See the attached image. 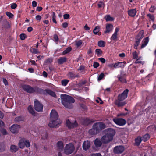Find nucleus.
Segmentation results:
<instances>
[{
  "label": "nucleus",
  "mask_w": 156,
  "mask_h": 156,
  "mask_svg": "<svg viewBox=\"0 0 156 156\" xmlns=\"http://www.w3.org/2000/svg\"><path fill=\"white\" fill-rule=\"evenodd\" d=\"M147 16L149 18L151 19L153 21H154V17L153 15H151L150 14H147Z\"/></svg>",
  "instance_id": "nucleus-44"
},
{
  "label": "nucleus",
  "mask_w": 156,
  "mask_h": 156,
  "mask_svg": "<svg viewBox=\"0 0 156 156\" xmlns=\"http://www.w3.org/2000/svg\"><path fill=\"white\" fill-rule=\"evenodd\" d=\"M37 2L35 1H33L32 2V5L33 7H36L37 6Z\"/></svg>",
  "instance_id": "nucleus-58"
},
{
  "label": "nucleus",
  "mask_w": 156,
  "mask_h": 156,
  "mask_svg": "<svg viewBox=\"0 0 156 156\" xmlns=\"http://www.w3.org/2000/svg\"><path fill=\"white\" fill-rule=\"evenodd\" d=\"M67 60L66 57H61L59 58L58 60V63L59 64H62L65 62Z\"/></svg>",
  "instance_id": "nucleus-22"
},
{
  "label": "nucleus",
  "mask_w": 156,
  "mask_h": 156,
  "mask_svg": "<svg viewBox=\"0 0 156 156\" xmlns=\"http://www.w3.org/2000/svg\"><path fill=\"white\" fill-rule=\"evenodd\" d=\"M5 146L4 145H3V146L1 148H0V152H3L4 151H5Z\"/></svg>",
  "instance_id": "nucleus-56"
},
{
  "label": "nucleus",
  "mask_w": 156,
  "mask_h": 156,
  "mask_svg": "<svg viewBox=\"0 0 156 156\" xmlns=\"http://www.w3.org/2000/svg\"><path fill=\"white\" fill-rule=\"evenodd\" d=\"M104 76V74L103 73H101L99 76L98 78V80L100 81L101 80Z\"/></svg>",
  "instance_id": "nucleus-43"
},
{
  "label": "nucleus",
  "mask_w": 156,
  "mask_h": 156,
  "mask_svg": "<svg viewBox=\"0 0 156 156\" xmlns=\"http://www.w3.org/2000/svg\"><path fill=\"white\" fill-rule=\"evenodd\" d=\"M3 82L4 84L5 85H8V83L7 80L5 79H3Z\"/></svg>",
  "instance_id": "nucleus-60"
},
{
  "label": "nucleus",
  "mask_w": 156,
  "mask_h": 156,
  "mask_svg": "<svg viewBox=\"0 0 156 156\" xmlns=\"http://www.w3.org/2000/svg\"><path fill=\"white\" fill-rule=\"evenodd\" d=\"M84 29L86 30H89L90 29V28L88 26H87V25L84 26Z\"/></svg>",
  "instance_id": "nucleus-63"
},
{
  "label": "nucleus",
  "mask_w": 156,
  "mask_h": 156,
  "mask_svg": "<svg viewBox=\"0 0 156 156\" xmlns=\"http://www.w3.org/2000/svg\"><path fill=\"white\" fill-rule=\"evenodd\" d=\"M20 128V126L18 125H13L10 128L11 132L13 133H17Z\"/></svg>",
  "instance_id": "nucleus-11"
},
{
  "label": "nucleus",
  "mask_w": 156,
  "mask_h": 156,
  "mask_svg": "<svg viewBox=\"0 0 156 156\" xmlns=\"http://www.w3.org/2000/svg\"><path fill=\"white\" fill-rule=\"evenodd\" d=\"M98 5L99 8H104V3L102 2H99L98 4Z\"/></svg>",
  "instance_id": "nucleus-45"
},
{
  "label": "nucleus",
  "mask_w": 156,
  "mask_h": 156,
  "mask_svg": "<svg viewBox=\"0 0 156 156\" xmlns=\"http://www.w3.org/2000/svg\"><path fill=\"white\" fill-rule=\"evenodd\" d=\"M150 138V136L148 134H146L141 139L142 141L144 142L147 141Z\"/></svg>",
  "instance_id": "nucleus-29"
},
{
  "label": "nucleus",
  "mask_w": 156,
  "mask_h": 156,
  "mask_svg": "<svg viewBox=\"0 0 156 156\" xmlns=\"http://www.w3.org/2000/svg\"><path fill=\"white\" fill-rule=\"evenodd\" d=\"M99 66L98 63L97 62H94V63L93 66L94 68H96L98 67Z\"/></svg>",
  "instance_id": "nucleus-57"
},
{
  "label": "nucleus",
  "mask_w": 156,
  "mask_h": 156,
  "mask_svg": "<svg viewBox=\"0 0 156 156\" xmlns=\"http://www.w3.org/2000/svg\"><path fill=\"white\" fill-rule=\"evenodd\" d=\"M128 91V90L126 89L121 94L119 95L118 96V100L120 101H122L126 98Z\"/></svg>",
  "instance_id": "nucleus-10"
},
{
  "label": "nucleus",
  "mask_w": 156,
  "mask_h": 156,
  "mask_svg": "<svg viewBox=\"0 0 156 156\" xmlns=\"http://www.w3.org/2000/svg\"><path fill=\"white\" fill-rule=\"evenodd\" d=\"M126 63L125 62H119L115 63L114 65V67L115 68H123L124 67L125 65H126Z\"/></svg>",
  "instance_id": "nucleus-16"
},
{
  "label": "nucleus",
  "mask_w": 156,
  "mask_h": 156,
  "mask_svg": "<svg viewBox=\"0 0 156 156\" xmlns=\"http://www.w3.org/2000/svg\"><path fill=\"white\" fill-rule=\"evenodd\" d=\"M113 121L117 125L122 126H124L126 122L125 120L121 118H115L113 119Z\"/></svg>",
  "instance_id": "nucleus-8"
},
{
  "label": "nucleus",
  "mask_w": 156,
  "mask_h": 156,
  "mask_svg": "<svg viewBox=\"0 0 156 156\" xmlns=\"http://www.w3.org/2000/svg\"><path fill=\"white\" fill-rule=\"evenodd\" d=\"M64 19H68L69 17V15L68 14H65L63 15Z\"/></svg>",
  "instance_id": "nucleus-54"
},
{
  "label": "nucleus",
  "mask_w": 156,
  "mask_h": 156,
  "mask_svg": "<svg viewBox=\"0 0 156 156\" xmlns=\"http://www.w3.org/2000/svg\"><path fill=\"white\" fill-rule=\"evenodd\" d=\"M20 37L21 40H24L26 37V35L24 34H21L20 35Z\"/></svg>",
  "instance_id": "nucleus-39"
},
{
  "label": "nucleus",
  "mask_w": 156,
  "mask_h": 156,
  "mask_svg": "<svg viewBox=\"0 0 156 156\" xmlns=\"http://www.w3.org/2000/svg\"><path fill=\"white\" fill-rule=\"evenodd\" d=\"M17 7V5L15 3H13L12 4L11 6V7L12 9H15Z\"/></svg>",
  "instance_id": "nucleus-51"
},
{
  "label": "nucleus",
  "mask_w": 156,
  "mask_h": 156,
  "mask_svg": "<svg viewBox=\"0 0 156 156\" xmlns=\"http://www.w3.org/2000/svg\"><path fill=\"white\" fill-rule=\"evenodd\" d=\"M68 24L66 22H65L62 24V26L63 28H65L67 27Z\"/></svg>",
  "instance_id": "nucleus-53"
},
{
  "label": "nucleus",
  "mask_w": 156,
  "mask_h": 156,
  "mask_svg": "<svg viewBox=\"0 0 156 156\" xmlns=\"http://www.w3.org/2000/svg\"><path fill=\"white\" fill-rule=\"evenodd\" d=\"M90 146V142L88 141H85L83 144V148L84 150H86L89 148Z\"/></svg>",
  "instance_id": "nucleus-17"
},
{
  "label": "nucleus",
  "mask_w": 156,
  "mask_h": 156,
  "mask_svg": "<svg viewBox=\"0 0 156 156\" xmlns=\"http://www.w3.org/2000/svg\"><path fill=\"white\" fill-rule=\"evenodd\" d=\"M113 28V25L111 24H107L106 26V30L104 31L105 34L109 33L112 31Z\"/></svg>",
  "instance_id": "nucleus-15"
},
{
  "label": "nucleus",
  "mask_w": 156,
  "mask_h": 156,
  "mask_svg": "<svg viewBox=\"0 0 156 156\" xmlns=\"http://www.w3.org/2000/svg\"><path fill=\"white\" fill-rule=\"evenodd\" d=\"M76 45L77 47H80L82 44V41L81 40L76 41L75 42Z\"/></svg>",
  "instance_id": "nucleus-31"
},
{
  "label": "nucleus",
  "mask_w": 156,
  "mask_h": 156,
  "mask_svg": "<svg viewBox=\"0 0 156 156\" xmlns=\"http://www.w3.org/2000/svg\"><path fill=\"white\" fill-rule=\"evenodd\" d=\"M98 59L103 63H105V59L104 58H99Z\"/></svg>",
  "instance_id": "nucleus-49"
},
{
  "label": "nucleus",
  "mask_w": 156,
  "mask_h": 156,
  "mask_svg": "<svg viewBox=\"0 0 156 156\" xmlns=\"http://www.w3.org/2000/svg\"><path fill=\"white\" fill-rule=\"evenodd\" d=\"M118 78H119V80L121 82H122V83H126V80L125 79V78L122 77H119Z\"/></svg>",
  "instance_id": "nucleus-42"
},
{
  "label": "nucleus",
  "mask_w": 156,
  "mask_h": 156,
  "mask_svg": "<svg viewBox=\"0 0 156 156\" xmlns=\"http://www.w3.org/2000/svg\"><path fill=\"white\" fill-rule=\"evenodd\" d=\"M115 104L118 106V107H121L124 106L125 104V102H120L119 100H116L115 102Z\"/></svg>",
  "instance_id": "nucleus-27"
},
{
  "label": "nucleus",
  "mask_w": 156,
  "mask_h": 156,
  "mask_svg": "<svg viewBox=\"0 0 156 156\" xmlns=\"http://www.w3.org/2000/svg\"><path fill=\"white\" fill-rule=\"evenodd\" d=\"M69 80H64L62 81L61 83L62 85L66 86L68 83Z\"/></svg>",
  "instance_id": "nucleus-35"
},
{
  "label": "nucleus",
  "mask_w": 156,
  "mask_h": 156,
  "mask_svg": "<svg viewBox=\"0 0 156 156\" xmlns=\"http://www.w3.org/2000/svg\"><path fill=\"white\" fill-rule=\"evenodd\" d=\"M58 117L57 112L55 110H52L50 114V121L48 126L50 127H56L60 124L61 122Z\"/></svg>",
  "instance_id": "nucleus-1"
},
{
  "label": "nucleus",
  "mask_w": 156,
  "mask_h": 156,
  "mask_svg": "<svg viewBox=\"0 0 156 156\" xmlns=\"http://www.w3.org/2000/svg\"><path fill=\"white\" fill-rule=\"evenodd\" d=\"M46 92L51 96L55 98H57V96L54 92L49 90H46Z\"/></svg>",
  "instance_id": "nucleus-24"
},
{
  "label": "nucleus",
  "mask_w": 156,
  "mask_h": 156,
  "mask_svg": "<svg viewBox=\"0 0 156 156\" xmlns=\"http://www.w3.org/2000/svg\"><path fill=\"white\" fill-rule=\"evenodd\" d=\"M28 110L30 113L33 115H35V112L33 109V108L31 105L29 106L28 107Z\"/></svg>",
  "instance_id": "nucleus-28"
},
{
  "label": "nucleus",
  "mask_w": 156,
  "mask_h": 156,
  "mask_svg": "<svg viewBox=\"0 0 156 156\" xmlns=\"http://www.w3.org/2000/svg\"><path fill=\"white\" fill-rule=\"evenodd\" d=\"M98 45L99 46L104 47L105 46V43L103 41H98Z\"/></svg>",
  "instance_id": "nucleus-33"
},
{
  "label": "nucleus",
  "mask_w": 156,
  "mask_h": 156,
  "mask_svg": "<svg viewBox=\"0 0 156 156\" xmlns=\"http://www.w3.org/2000/svg\"><path fill=\"white\" fill-rule=\"evenodd\" d=\"M71 47H68L63 52V54H65L69 53L71 51Z\"/></svg>",
  "instance_id": "nucleus-36"
},
{
  "label": "nucleus",
  "mask_w": 156,
  "mask_h": 156,
  "mask_svg": "<svg viewBox=\"0 0 156 156\" xmlns=\"http://www.w3.org/2000/svg\"><path fill=\"white\" fill-rule=\"evenodd\" d=\"M30 62L33 65H37V64L35 62V61H34V60H30Z\"/></svg>",
  "instance_id": "nucleus-62"
},
{
  "label": "nucleus",
  "mask_w": 156,
  "mask_h": 156,
  "mask_svg": "<svg viewBox=\"0 0 156 156\" xmlns=\"http://www.w3.org/2000/svg\"><path fill=\"white\" fill-rule=\"evenodd\" d=\"M34 107L35 110L38 112H41L43 111V105L37 100L35 101Z\"/></svg>",
  "instance_id": "nucleus-7"
},
{
  "label": "nucleus",
  "mask_w": 156,
  "mask_h": 156,
  "mask_svg": "<svg viewBox=\"0 0 156 156\" xmlns=\"http://www.w3.org/2000/svg\"><path fill=\"white\" fill-rule=\"evenodd\" d=\"M128 114V113H119L117 115V116L118 117H119V116H124Z\"/></svg>",
  "instance_id": "nucleus-41"
},
{
  "label": "nucleus",
  "mask_w": 156,
  "mask_h": 156,
  "mask_svg": "<svg viewBox=\"0 0 156 156\" xmlns=\"http://www.w3.org/2000/svg\"><path fill=\"white\" fill-rule=\"evenodd\" d=\"M149 40V37H147L143 39L142 42L141 48H143L147 44Z\"/></svg>",
  "instance_id": "nucleus-19"
},
{
  "label": "nucleus",
  "mask_w": 156,
  "mask_h": 156,
  "mask_svg": "<svg viewBox=\"0 0 156 156\" xmlns=\"http://www.w3.org/2000/svg\"><path fill=\"white\" fill-rule=\"evenodd\" d=\"M155 9V6L154 5H152L149 9V11L150 12H153Z\"/></svg>",
  "instance_id": "nucleus-46"
},
{
  "label": "nucleus",
  "mask_w": 156,
  "mask_h": 156,
  "mask_svg": "<svg viewBox=\"0 0 156 156\" xmlns=\"http://www.w3.org/2000/svg\"><path fill=\"white\" fill-rule=\"evenodd\" d=\"M23 118L19 116L16 117L15 119V121L17 122H20L23 120Z\"/></svg>",
  "instance_id": "nucleus-38"
},
{
  "label": "nucleus",
  "mask_w": 156,
  "mask_h": 156,
  "mask_svg": "<svg viewBox=\"0 0 156 156\" xmlns=\"http://www.w3.org/2000/svg\"><path fill=\"white\" fill-rule=\"evenodd\" d=\"M52 62V59L51 58H49L46 60L45 62L46 63H49L51 62Z\"/></svg>",
  "instance_id": "nucleus-48"
},
{
  "label": "nucleus",
  "mask_w": 156,
  "mask_h": 156,
  "mask_svg": "<svg viewBox=\"0 0 156 156\" xmlns=\"http://www.w3.org/2000/svg\"><path fill=\"white\" fill-rule=\"evenodd\" d=\"M100 27L98 26H96L95 28L93 30V33L95 34H98V35H100L101 34V33H99V31H100Z\"/></svg>",
  "instance_id": "nucleus-20"
},
{
  "label": "nucleus",
  "mask_w": 156,
  "mask_h": 156,
  "mask_svg": "<svg viewBox=\"0 0 156 156\" xmlns=\"http://www.w3.org/2000/svg\"><path fill=\"white\" fill-rule=\"evenodd\" d=\"M23 88L24 90L28 92L31 93L35 91L36 88H33L28 85H24L23 86Z\"/></svg>",
  "instance_id": "nucleus-12"
},
{
  "label": "nucleus",
  "mask_w": 156,
  "mask_h": 156,
  "mask_svg": "<svg viewBox=\"0 0 156 156\" xmlns=\"http://www.w3.org/2000/svg\"><path fill=\"white\" fill-rule=\"evenodd\" d=\"M105 125L102 122L96 123L93 125V128L89 130V133L91 135L96 134L105 129Z\"/></svg>",
  "instance_id": "nucleus-4"
},
{
  "label": "nucleus",
  "mask_w": 156,
  "mask_h": 156,
  "mask_svg": "<svg viewBox=\"0 0 156 156\" xmlns=\"http://www.w3.org/2000/svg\"><path fill=\"white\" fill-rule=\"evenodd\" d=\"M117 34L114 33L111 37V39L114 40H115L117 38Z\"/></svg>",
  "instance_id": "nucleus-37"
},
{
  "label": "nucleus",
  "mask_w": 156,
  "mask_h": 156,
  "mask_svg": "<svg viewBox=\"0 0 156 156\" xmlns=\"http://www.w3.org/2000/svg\"><path fill=\"white\" fill-rule=\"evenodd\" d=\"M30 51L32 53L35 54H37L39 53V52L38 51V50L37 49L35 48H31L30 49Z\"/></svg>",
  "instance_id": "nucleus-32"
},
{
  "label": "nucleus",
  "mask_w": 156,
  "mask_h": 156,
  "mask_svg": "<svg viewBox=\"0 0 156 156\" xmlns=\"http://www.w3.org/2000/svg\"><path fill=\"white\" fill-rule=\"evenodd\" d=\"M90 156H101L100 153H95L92 154Z\"/></svg>",
  "instance_id": "nucleus-61"
},
{
  "label": "nucleus",
  "mask_w": 156,
  "mask_h": 156,
  "mask_svg": "<svg viewBox=\"0 0 156 156\" xmlns=\"http://www.w3.org/2000/svg\"><path fill=\"white\" fill-rule=\"evenodd\" d=\"M124 150V147L122 146H118L114 148V152L115 153H120L123 152Z\"/></svg>",
  "instance_id": "nucleus-14"
},
{
  "label": "nucleus",
  "mask_w": 156,
  "mask_h": 156,
  "mask_svg": "<svg viewBox=\"0 0 156 156\" xmlns=\"http://www.w3.org/2000/svg\"><path fill=\"white\" fill-rule=\"evenodd\" d=\"M133 55L134 58L136 59L137 58V54L136 52H135L133 53Z\"/></svg>",
  "instance_id": "nucleus-50"
},
{
  "label": "nucleus",
  "mask_w": 156,
  "mask_h": 156,
  "mask_svg": "<svg viewBox=\"0 0 156 156\" xmlns=\"http://www.w3.org/2000/svg\"><path fill=\"white\" fill-rule=\"evenodd\" d=\"M94 144L96 147H98L101 146L102 143L99 139L97 138L94 141Z\"/></svg>",
  "instance_id": "nucleus-23"
},
{
  "label": "nucleus",
  "mask_w": 156,
  "mask_h": 156,
  "mask_svg": "<svg viewBox=\"0 0 156 156\" xmlns=\"http://www.w3.org/2000/svg\"><path fill=\"white\" fill-rule=\"evenodd\" d=\"M32 30H33V28H32L31 27H29L27 28V31H28L29 32H31Z\"/></svg>",
  "instance_id": "nucleus-64"
},
{
  "label": "nucleus",
  "mask_w": 156,
  "mask_h": 156,
  "mask_svg": "<svg viewBox=\"0 0 156 156\" xmlns=\"http://www.w3.org/2000/svg\"><path fill=\"white\" fill-rule=\"evenodd\" d=\"M41 18V17L40 15H37L36 16V19L37 20L40 21Z\"/></svg>",
  "instance_id": "nucleus-52"
},
{
  "label": "nucleus",
  "mask_w": 156,
  "mask_h": 156,
  "mask_svg": "<svg viewBox=\"0 0 156 156\" xmlns=\"http://www.w3.org/2000/svg\"><path fill=\"white\" fill-rule=\"evenodd\" d=\"M143 32V31H141L140 32L138 35V36L137 37V40L136 41L135 43L134 44V48L135 49H137L138 46L139 45L140 40L144 37Z\"/></svg>",
  "instance_id": "nucleus-9"
},
{
  "label": "nucleus",
  "mask_w": 156,
  "mask_h": 156,
  "mask_svg": "<svg viewBox=\"0 0 156 156\" xmlns=\"http://www.w3.org/2000/svg\"><path fill=\"white\" fill-rule=\"evenodd\" d=\"M135 143L137 145H139L140 143L142 140L141 138L140 137H138L135 140Z\"/></svg>",
  "instance_id": "nucleus-30"
},
{
  "label": "nucleus",
  "mask_w": 156,
  "mask_h": 156,
  "mask_svg": "<svg viewBox=\"0 0 156 156\" xmlns=\"http://www.w3.org/2000/svg\"><path fill=\"white\" fill-rule=\"evenodd\" d=\"M56 147L58 150H62L64 147L63 143L61 141H58L56 144Z\"/></svg>",
  "instance_id": "nucleus-18"
},
{
  "label": "nucleus",
  "mask_w": 156,
  "mask_h": 156,
  "mask_svg": "<svg viewBox=\"0 0 156 156\" xmlns=\"http://www.w3.org/2000/svg\"><path fill=\"white\" fill-rule=\"evenodd\" d=\"M101 51L100 49H96L95 50V53L98 55H99L101 53Z\"/></svg>",
  "instance_id": "nucleus-47"
},
{
  "label": "nucleus",
  "mask_w": 156,
  "mask_h": 156,
  "mask_svg": "<svg viewBox=\"0 0 156 156\" xmlns=\"http://www.w3.org/2000/svg\"><path fill=\"white\" fill-rule=\"evenodd\" d=\"M10 149L12 152H16L18 149V147L15 145H12L11 146Z\"/></svg>",
  "instance_id": "nucleus-25"
},
{
  "label": "nucleus",
  "mask_w": 156,
  "mask_h": 156,
  "mask_svg": "<svg viewBox=\"0 0 156 156\" xmlns=\"http://www.w3.org/2000/svg\"><path fill=\"white\" fill-rule=\"evenodd\" d=\"M54 39L55 41H57L58 38L57 35L55 34L54 36Z\"/></svg>",
  "instance_id": "nucleus-59"
},
{
  "label": "nucleus",
  "mask_w": 156,
  "mask_h": 156,
  "mask_svg": "<svg viewBox=\"0 0 156 156\" xmlns=\"http://www.w3.org/2000/svg\"><path fill=\"white\" fill-rule=\"evenodd\" d=\"M18 146L21 148H23L25 146L27 147L30 146V144L29 140L25 138L21 139L18 143Z\"/></svg>",
  "instance_id": "nucleus-6"
},
{
  "label": "nucleus",
  "mask_w": 156,
  "mask_h": 156,
  "mask_svg": "<svg viewBox=\"0 0 156 156\" xmlns=\"http://www.w3.org/2000/svg\"><path fill=\"white\" fill-rule=\"evenodd\" d=\"M6 14L9 19L12 18L13 17V15L9 12H6Z\"/></svg>",
  "instance_id": "nucleus-34"
},
{
  "label": "nucleus",
  "mask_w": 156,
  "mask_h": 156,
  "mask_svg": "<svg viewBox=\"0 0 156 156\" xmlns=\"http://www.w3.org/2000/svg\"><path fill=\"white\" fill-rule=\"evenodd\" d=\"M105 131L106 133L102 137L101 140L103 143H107L112 140L116 132L114 129L112 128L108 129Z\"/></svg>",
  "instance_id": "nucleus-2"
},
{
  "label": "nucleus",
  "mask_w": 156,
  "mask_h": 156,
  "mask_svg": "<svg viewBox=\"0 0 156 156\" xmlns=\"http://www.w3.org/2000/svg\"><path fill=\"white\" fill-rule=\"evenodd\" d=\"M62 103L66 108H70L72 107V104L75 102V100L71 97L66 94H62L61 95Z\"/></svg>",
  "instance_id": "nucleus-3"
},
{
  "label": "nucleus",
  "mask_w": 156,
  "mask_h": 156,
  "mask_svg": "<svg viewBox=\"0 0 156 156\" xmlns=\"http://www.w3.org/2000/svg\"><path fill=\"white\" fill-rule=\"evenodd\" d=\"M97 102L100 104H102L103 103L102 101L99 98H98L96 100Z\"/></svg>",
  "instance_id": "nucleus-55"
},
{
  "label": "nucleus",
  "mask_w": 156,
  "mask_h": 156,
  "mask_svg": "<svg viewBox=\"0 0 156 156\" xmlns=\"http://www.w3.org/2000/svg\"><path fill=\"white\" fill-rule=\"evenodd\" d=\"M66 125L68 128H71L76 127L77 125V123L76 121H75L73 122H71L68 120L66 121Z\"/></svg>",
  "instance_id": "nucleus-13"
},
{
  "label": "nucleus",
  "mask_w": 156,
  "mask_h": 156,
  "mask_svg": "<svg viewBox=\"0 0 156 156\" xmlns=\"http://www.w3.org/2000/svg\"><path fill=\"white\" fill-rule=\"evenodd\" d=\"M136 13V11L135 9H131L129 10L128 11V13L129 15L132 17L134 16Z\"/></svg>",
  "instance_id": "nucleus-21"
},
{
  "label": "nucleus",
  "mask_w": 156,
  "mask_h": 156,
  "mask_svg": "<svg viewBox=\"0 0 156 156\" xmlns=\"http://www.w3.org/2000/svg\"><path fill=\"white\" fill-rule=\"evenodd\" d=\"M105 19L107 22L112 21L114 20L113 18L111 17L109 15H106L105 16Z\"/></svg>",
  "instance_id": "nucleus-26"
},
{
  "label": "nucleus",
  "mask_w": 156,
  "mask_h": 156,
  "mask_svg": "<svg viewBox=\"0 0 156 156\" xmlns=\"http://www.w3.org/2000/svg\"><path fill=\"white\" fill-rule=\"evenodd\" d=\"M0 131L2 133L3 135H6L7 134V133L5 129H2Z\"/></svg>",
  "instance_id": "nucleus-40"
},
{
  "label": "nucleus",
  "mask_w": 156,
  "mask_h": 156,
  "mask_svg": "<svg viewBox=\"0 0 156 156\" xmlns=\"http://www.w3.org/2000/svg\"><path fill=\"white\" fill-rule=\"evenodd\" d=\"M75 147L73 145L69 143L66 144L64 149V153L67 155L69 154H71L74 151Z\"/></svg>",
  "instance_id": "nucleus-5"
}]
</instances>
